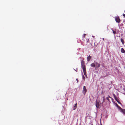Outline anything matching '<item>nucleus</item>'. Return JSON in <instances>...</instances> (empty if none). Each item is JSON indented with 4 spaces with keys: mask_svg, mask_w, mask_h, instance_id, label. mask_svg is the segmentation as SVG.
<instances>
[{
    "mask_svg": "<svg viewBox=\"0 0 125 125\" xmlns=\"http://www.w3.org/2000/svg\"><path fill=\"white\" fill-rule=\"evenodd\" d=\"M99 100H96L95 105L97 108H99Z\"/></svg>",
    "mask_w": 125,
    "mask_h": 125,
    "instance_id": "f257e3e1",
    "label": "nucleus"
},
{
    "mask_svg": "<svg viewBox=\"0 0 125 125\" xmlns=\"http://www.w3.org/2000/svg\"><path fill=\"white\" fill-rule=\"evenodd\" d=\"M82 67L83 69V71L84 75L85 76H87L86 70L85 67Z\"/></svg>",
    "mask_w": 125,
    "mask_h": 125,
    "instance_id": "f03ea898",
    "label": "nucleus"
},
{
    "mask_svg": "<svg viewBox=\"0 0 125 125\" xmlns=\"http://www.w3.org/2000/svg\"><path fill=\"white\" fill-rule=\"evenodd\" d=\"M113 96H114V98L115 99V100L119 104H121V103L119 101V99H117V98L116 97L115 95L114 94H113Z\"/></svg>",
    "mask_w": 125,
    "mask_h": 125,
    "instance_id": "7ed1b4c3",
    "label": "nucleus"
},
{
    "mask_svg": "<svg viewBox=\"0 0 125 125\" xmlns=\"http://www.w3.org/2000/svg\"><path fill=\"white\" fill-rule=\"evenodd\" d=\"M100 64L97 62H95V69H98L100 67Z\"/></svg>",
    "mask_w": 125,
    "mask_h": 125,
    "instance_id": "20e7f679",
    "label": "nucleus"
},
{
    "mask_svg": "<svg viewBox=\"0 0 125 125\" xmlns=\"http://www.w3.org/2000/svg\"><path fill=\"white\" fill-rule=\"evenodd\" d=\"M115 20L118 23H119L120 22L121 20L119 17H115Z\"/></svg>",
    "mask_w": 125,
    "mask_h": 125,
    "instance_id": "39448f33",
    "label": "nucleus"
},
{
    "mask_svg": "<svg viewBox=\"0 0 125 125\" xmlns=\"http://www.w3.org/2000/svg\"><path fill=\"white\" fill-rule=\"evenodd\" d=\"M84 59L83 58V60L81 61V66H82V67H85V63L83 61Z\"/></svg>",
    "mask_w": 125,
    "mask_h": 125,
    "instance_id": "423d86ee",
    "label": "nucleus"
},
{
    "mask_svg": "<svg viewBox=\"0 0 125 125\" xmlns=\"http://www.w3.org/2000/svg\"><path fill=\"white\" fill-rule=\"evenodd\" d=\"M87 92V90L85 86H84L83 88V93L85 94L86 92Z\"/></svg>",
    "mask_w": 125,
    "mask_h": 125,
    "instance_id": "0eeeda50",
    "label": "nucleus"
},
{
    "mask_svg": "<svg viewBox=\"0 0 125 125\" xmlns=\"http://www.w3.org/2000/svg\"><path fill=\"white\" fill-rule=\"evenodd\" d=\"M92 67L94 68L95 67V62L94 63H92L90 65Z\"/></svg>",
    "mask_w": 125,
    "mask_h": 125,
    "instance_id": "6e6552de",
    "label": "nucleus"
},
{
    "mask_svg": "<svg viewBox=\"0 0 125 125\" xmlns=\"http://www.w3.org/2000/svg\"><path fill=\"white\" fill-rule=\"evenodd\" d=\"M77 103L76 104H74V106L73 107V110H75L77 108Z\"/></svg>",
    "mask_w": 125,
    "mask_h": 125,
    "instance_id": "1a4fd4ad",
    "label": "nucleus"
},
{
    "mask_svg": "<svg viewBox=\"0 0 125 125\" xmlns=\"http://www.w3.org/2000/svg\"><path fill=\"white\" fill-rule=\"evenodd\" d=\"M91 57L90 55H89L87 58V61L88 62L91 59Z\"/></svg>",
    "mask_w": 125,
    "mask_h": 125,
    "instance_id": "9d476101",
    "label": "nucleus"
},
{
    "mask_svg": "<svg viewBox=\"0 0 125 125\" xmlns=\"http://www.w3.org/2000/svg\"><path fill=\"white\" fill-rule=\"evenodd\" d=\"M121 52L123 53H124L125 52V51L123 48H122L121 49Z\"/></svg>",
    "mask_w": 125,
    "mask_h": 125,
    "instance_id": "9b49d317",
    "label": "nucleus"
},
{
    "mask_svg": "<svg viewBox=\"0 0 125 125\" xmlns=\"http://www.w3.org/2000/svg\"><path fill=\"white\" fill-rule=\"evenodd\" d=\"M121 41L122 42V44H124V40L122 39V38L120 39Z\"/></svg>",
    "mask_w": 125,
    "mask_h": 125,
    "instance_id": "f8f14e48",
    "label": "nucleus"
},
{
    "mask_svg": "<svg viewBox=\"0 0 125 125\" xmlns=\"http://www.w3.org/2000/svg\"><path fill=\"white\" fill-rule=\"evenodd\" d=\"M121 112H122L125 115V109H123Z\"/></svg>",
    "mask_w": 125,
    "mask_h": 125,
    "instance_id": "ddd939ff",
    "label": "nucleus"
},
{
    "mask_svg": "<svg viewBox=\"0 0 125 125\" xmlns=\"http://www.w3.org/2000/svg\"><path fill=\"white\" fill-rule=\"evenodd\" d=\"M118 109L121 112V110L123 109H122L121 107H120V106H119L118 107Z\"/></svg>",
    "mask_w": 125,
    "mask_h": 125,
    "instance_id": "4468645a",
    "label": "nucleus"
},
{
    "mask_svg": "<svg viewBox=\"0 0 125 125\" xmlns=\"http://www.w3.org/2000/svg\"><path fill=\"white\" fill-rule=\"evenodd\" d=\"M112 31H113V33L114 35H115L116 34V31H114L113 30H112Z\"/></svg>",
    "mask_w": 125,
    "mask_h": 125,
    "instance_id": "2eb2a0df",
    "label": "nucleus"
},
{
    "mask_svg": "<svg viewBox=\"0 0 125 125\" xmlns=\"http://www.w3.org/2000/svg\"><path fill=\"white\" fill-rule=\"evenodd\" d=\"M86 35V34H84L83 35V38H85V36Z\"/></svg>",
    "mask_w": 125,
    "mask_h": 125,
    "instance_id": "dca6fc26",
    "label": "nucleus"
},
{
    "mask_svg": "<svg viewBox=\"0 0 125 125\" xmlns=\"http://www.w3.org/2000/svg\"><path fill=\"white\" fill-rule=\"evenodd\" d=\"M109 97H110V96H108V97H107L106 98V99H107L108 100V101H109Z\"/></svg>",
    "mask_w": 125,
    "mask_h": 125,
    "instance_id": "f3484780",
    "label": "nucleus"
},
{
    "mask_svg": "<svg viewBox=\"0 0 125 125\" xmlns=\"http://www.w3.org/2000/svg\"><path fill=\"white\" fill-rule=\"evenodd\" d=\"M103 103L104 102V97H103Z\"/></svg>",
    "mask_w": 125,
    "mask_h": 125,
    "instance_id": "a211bd4d",
    "label": "nucleus"
},
{
    "mask_svg": "<svg viewBox=\"0 0 125 125\" xmlns=\"http://www.w3.org/2000/svg\"><path fill=\"white\" fill-rule=\"evenodd\" d=\"M123 15L124 16V17H125V14H123Z\"/></svg>",
    "mask_w": 125,
    "mask_h": 125,
    "instance_id": "6ab92c4d",
    "label": "nucleus"
},
{
    "mask_svg": "<svg viewBox=\"0 0 125 125\" xmlns=\"http://www.w3.org/2000/svg\"><path fill=\"white\" fill-rule=\"evenodd\" d=\"M83 79L84 80L85 77H84V76L83 75Z\"/></svg>",
    "mask_w": 125,
    "mask_h": 125,
    "instance_id": "aec40b11",
    "label": "nucleus"
},
{
    "mask_svg": "<svg viewBox=\"0 0 125 125\" xmlns=\"http://www.w3.org/2000/svg\"><path fill=\"white\" fill-rule=\"evenodd\" d=\"M75 70L76 71V72H77V68H76V69L75 70Z\"/></svg>",
    "mask_w": 125,
    "mask_h": 125,
    "instance_id": "412c9836",
    "label": "nucleus"
},
{
    "mask_svg": "<svg viewBox=\"0 0 125 125\" xmlns=\"http://www.w3.org/2000/svg\"><path fill=\"white\" fill-rule=\"evenodd\" d=\"M116 106L117 107H118L119 106H118V105L117 104H116Z\"/></svg>",
    "mask_w": 125,
    "mask_h": 125,
    "instance_id": "4be33fe9",
    "label": "nucleus"
},
{
    "mask_svg": "<svg viewBox=\"0 0 125 125\" xmlns=\"http://www.w3.org/2000/svg\"><path fill=\"white\" fill-rule=\"evenodd\" d=\"M76 81H77V82H78V80L77 79H76Z\"/></svg>",
    "mask_w": 125,
    "mask_h": 125,
    "instance_id": "5701e85b",
    "label": "nucleus"
},
{
    "mask_svg": "<svg viewBox=\"0 0 125 125\" xmlns=\"http://www.w3.org/2000/svg\"><path fill=\"white\" fill-rule=\"evenodd\" d=\"M103 40H104V38H103Z\"/></svg>",
    "mask_w": 125,
    "mask_h": 125,
    "instance_id": "b1692460",
    "label": "nucleus"
},
{
    "mask_svg": "<svg viewBox=\"0 0 125 125\" xmlns=\"http://www.w3.org/2000/svg\"><path fill=\"white\" fill-rule=\"evenodd\" d=\"M91 125H93V124H92Z\"/></svg>",
    "mask_w": 125,
    "mask_h": 125,
    "instance_id": "393cba45",
    "label": "nucleus"
},
{
    "mask_svg": "<svg viewBox=\"0 0 125 125\" xmlns=\"http://www.w3.org/2000/svg\"><path fill=\"white\" fill-rule=\"evenodd\" d=\"M102 125L101 124V125Z\"/></svg>",
    "mask_w": 125,
    "mask_h": 125,
    "instance_id": "a878e982",
    "label": "nucleus"
},
{
    "mask_svg": "<svg viewBox=\"0 0 125 125\" xmlns=\"http://www.w3.org/2000/svg\"><path fill=\"white\" fill-rule=\"evenodd\" d=\"M124 12L125 13V10L124 11Z\"/></svg>",
    "mask_w": 125,
    "mask_h": 125,
    "instance_id": "bb28decb",
    "label": "nucleus"
}]
</instances>
